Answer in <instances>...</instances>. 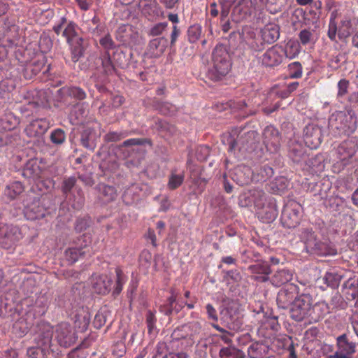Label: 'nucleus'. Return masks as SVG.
<instances>
[{"instance_id": "obj_1", "label": "nucleus", "mask_w": 358, "mask_h": 358, "mask_svg": "<svg viewBox=\"0 0 358 358\" xmlns=\"http://www.w3.org/2000/svg\"><path fill=\"white\" fill-rule=\"evenodd\" d=\"M230 57L226 46L218 44L212 53V67L207 71L206 77L214 82L222 80L229 73L231 63Z\"/></svg>"}, {"instance_id": "obj_2", "label": "nucleus", "mask_w": 358, "mask_h": 358, "mask_svg": "<svg viewBox=\"0 0 358 358\" xmlns=\"http://www.w3.org/2000/svg\"><path fill=\"white\" fill-rule=\"evenodd\" d=\"M313 298L310 294H303L295 298L289 310L290 317L296 322H301L307 317H310L315 322L319 321L321 316L315 314L319 306L313 305Z\"/></svg>"}, {"instance_id": "obj_3", "label": "nucleus", "mask_w": 358, "mask_h": 358, "mask_svg": "<svg viewBox=\"0 0 358 358\" xmlns=\"http://www.w3.org/2000/svg\"><path fill=\"white\" fill-rule=\"evenodd\" d=\"M357 117L352 110L336 111L329 118V127L336 135L353 133L357 129Z\"/></svg>"}, {"instance_id": "obj_4", "label": "nucleus", "mask_w": 358, "mask_h": 358, "mask_svg": "<svg viewBox=\"0 0 358 358\" xmlns=\"http://www.w3.org/2000/svg\"><path fill=\"white\" fill-rule=\"evenodd\" d=\"M76 24L71 21L62 31V36L66 38L71 50V60L76 63L85 55L88 43L76 31Z\"/></svg>"}, {"instance_id": "obj_5", "label": "nucleus", "mask_w": 358, "mask_h": 358, "mask_svg": "<svg viewBox=\"0 0 358 358\" xmlns=\"http://www.w3.org/2000/svg\"><path fill=\"white\" fill-rule=\"evenodd\" d=\"M299 236L305 245L308 252L320 256H327L331 254V248L328 245L317 238V234L311 228H301Z\"/></svg>"}, {"instance_id": "obj_6", "label": "nucleus", "mask_w": 358, "mask_h": 358, "mask_svg": "<svg viewBox=\"0 0 358 358\" xmlns=\"http://www.w3.org/2000/svg\"><path fill=\"white\" fill-rule=\"evenodd\" d=\"M91 241V236L87 233L74 239L73 245L65 251V257L68 262L73 264L83 259L87 255H90Z\"/></svg>"}, {"instance_id": "obj_7", "label": "nucleus", "mask_w": 358, "mask_h": 358, "mask_svg": "<svg viewBox=\"0 0 358 358\" xmlns=\"http://www.w3.org/2000/svg\"><path fill=\"white\" fill-rule=\"evenodd\" d=\"M301 206L294 201H288L282 211L281 222L284 227L294 228L300 222L301 218Z\"/></svg>"}, {"instance_id": "obj_8", "label": "nucleus", "mask_w": 358, "mask_h": 358, "mask_svg": "<svg viewBox=\"0 0 358 358\" xmlns=\"http://www.w3.org/2000/svg\"><path fill=\"white\" fill-rule=\"evenodd\" d=\"M76 132L80 145L88 150L94 151L100 137L96 128L90 124L81 125L77 128Z\"/></svg>"}, {"instance_id": "obj_9", "label": "nucleus", "mask_w": 358, "mask_h": 358, "mask_svg": "<svg viewBox=\"0 0 358 358\" xmlns=\"http://www.w3.org/2000/svg\"><path fill=\"white\" fill-rule=\"evenodd\" d=\"M94 68L99 69V65L101 66L100 71L103 78L102 82H108V77L114 74L118 75V71L116 69V65L113 62V57L108 51H105L100 56H96L94 58Z\"/></svg>"}, {"instance_id": "obj_10", "label": "nucleus", "mask_w": 358, "mask_h": 358, "mask_svg": "<svg viewBox=\"0 0 358 358\" xmlns=\"http://www.w3.org/2000/svg\"><path fill=\"white\" fill-rule=\"evenodd\" d=\"M263 3L264 0H242L241 3H237L234 7L231 18L233 22L238 23L250 16L252 12L253 6H255L258 3Z\"/></svg>"}, {"instance_id": "obj_11", "label": "nucleus", "mask_w": 358, "mask_h": 358, "mask_svg": "<svg viewBox=\"0 0 358 358\" xmlns=\"http://www.w3.org/2000/svg\"><path fill=\"white\" fill-rule=\"evenodd\" d=\"M248 271L252 273L251 278L259 282H266L270 280V274L273 269L269 262L257 260L248 266Z\"/></svg>"}, {"instance_id": "obj_12", "label": "nucleus", "mask_w": 358, "mask_h": 358, "mask_svg": "<svg viewBox=\"0 0 358 358\" xmlns=\"http://www.w3.org/2000/svg\"><path fill=\"white\" fill-rule=\"evenodd\" d=\"M148 144L150 146L152 145V141L150 138H130L124 141L120 147H131L129 150V156L136 160L138 163L144 158L145 150L142 148H133L134 146H143Z\"/></svg>"}, {"instance_id": "obj_13", "label": "nucleus", "mask_w": 358, "mask_h": 358, "mask_svg": "<svg viewBox=\"0 0 358 358\" xmlns=\"http://www.w3.org/2000/svg\"><path fill=\"white\" fill-rule=\"evenodd\" d=\"M56 338L61 347L68 348L76 343L77 336L70 324L61 323L56 329Z\"/></svg>"}, {"instance_id": "obj_14", "label": "nucleus", "mask_w": 358, "mask_h": 358, "mask_svg": "<svg viewBox=\"0 0 358 358\" xmlns=\"http://www.w3.org/2000/svg\"><path fill=\"white\" fill-rule=\"evenodd\" d=\"M257 133L255 131L250 130L243 134L239 133L236 138L230 136L228 138L229 151L234 152L236 149L248 150L252 148H246L249 144H252Z\"/></svg>"}, {"instance_id": "obj_15", "label": "nucleus", "mask_w": 358, "mask_h": 358, "mask_svg": "<svg viewBox=\"0 0 358 358\" xmlns=\"http://www.w3.org/2000/svg\"><path fill=\"white\" fill-rule=\"evenodd\" d=\"M25 217L29 220H36L45 218L50 215L48 208L45 206L44 199L42 201H34L31 203L27 204L24 209Z\"/></svg>"}, {"instance_id": "obj_16", "label": "nucleus", "mask_w": 358, "mask_h": 358, "mask_svg": "<svg viewBox=\"0 0 358 358\" xmlns=\"http://www.w3.org/2000/svg\"><path fill=\"white\" fill-rule=\"evenodd\" d=\"M322 129L315 124H308L303 129V140L310 149L317 148L322 143Z\"/></svg>"}, {"instance_id": "obj_17", "label": "nucleus", "mask_w": 358, "mask_h": 358, "mask_svg": "<svg viewBox=\"0 0 358 358\" xmlns=\"http://www.w3.org/2000/svg\"><path fill=\"white\" fill-rule=\"evenodd\" d=\"M358 150V138L357 137H350L343 141L337 148L338 158L343 164H346L348 159L352 158Z\"/></svg>"}, {"instance_id": "obj_18", "label": "nucleus", "mask_w": 358, "mask_h": 358, "mask_svg": "<svg viewBox=\"0 0 358 358\" xmlns=\"http://www.w3.org/2000/svg\"><path fill=\"white\" fill-rule=\"evenodd\" d=\"M296 293L297 286L294 284H289L281 288L276 298L278 306L282 309H286L292 306L294 300L296 298Z\"/></svg>"}, {"instance_id": "obj_19", "label": "nucleus", "mask_w": 358, "mask_h": 358, "mask_svg": "<svg viewBox=\"0 0 358 358\" xmlns=\"http://www.w3.org/2000/svg\"><path fill=\"white\" fill-rule=\"evenodd\" d=\"M263 143L268 151L276 152L280 145V134L273 126H267L263 132Z\"/></svg>"}, {"instance_id": "obj_20", "label": "nucleus", "mask_w": 358, "mask_h": 358, "mask_svg": "<svg viewBox=\"0 0 358 358\" xmlns=\"http://www.w3.org/2000/svg\"><path fill=\"white\" fill-rule=\"evenodd\" d=\"M138 34L132 27L128 24H122L116 31V39L123 45L133 46L138 42Z\"/></svg>"}, {"instance_id": "obj_21", "label": "nucleus", "mask_w": 358, "mask_h": 358, "mask_svg": "<svg viewBox=\"0 0 358 358\" xmlns=\"http://www.w3.org/2000/svg\"><path fill=\"white\" fill-rule=\"evenodd\" d=\"M3 237L0 241V245L6 250L11 249L21 238V233L18 227L6 224L2 231Z\"/></svg>"}, {"instance_id": "obj_22", "label": "nucleus", "mask_w": 358, "mask_h": 358, "mask_svg": "<svg viewBox=\"0 0 358 358\" xmlns=\"http://www.w3.org/2000/svg\"><path fill=\"white\" fill-rule=\"evenodd\" d=\"M288 156L294 163L302 164L306 162L308 155L306 148L296 140H289L287 144Z\"/></svg>"}, {"instance_id": "obj_23", "label": "nucleus", "mask_w": 358, "mask_h": 358, "mask_svg": "<svg viewBox=\"0 0 358 358\" xmlns=\"http://www.w3.org/2000/svg\"><path fill=\"white\" fill-rule=\"evenodd\" d=\"M231 179L238 185H249L253 180V171L246 165H238L231 173Z\"/></svg>"}, {"instance_id": "obj_24", "label": "nucleus", "mask_w": 358, "mask_h": 358, "mask_svg": "<svg viewBox=\"0 0 358 358\" xmlns=\"http://www.w3.org/2000/svg\"><path fill=\"white\" fill-rule=\"evenodd\" d=\"M168 45V40L165 37H157L150 41L145 55L150 57H159L165 51Z\"/></svg>"}, {"instance_id": "obj_25", "label": "nucleus", "mask_w": 358, "mask_h": 358, "mask_svg": "<svg viewBox=\"0 0 358 358\" xmlns=\"http://www.w3.org/2000/svg\"><path fill=\"white\" fill-rule=\"evenodd\" d=\"M133 54L129 50H122L117 49L113 54V59L116 66L121 69H127L129 65H133L135 67L134 64L131 62Z\"/></svg>"}, {"instance_id": "obj_26", "label": "nucleus", "mask_w": 358, "mask_h": 358, "mask_svg": "<svg viewBox=\"0 0 358 358\" xmlns=\"http://www.w3.org/2000/svg\"><path fill=\"white\" fill-rule=\"evenodd\" d=\"M53 336V331L50 326L43 325L36 334L34 341L37 346L50 349Z\"/></svg>"}, {"instance_id": "obj_27", "label": "nucleus", "mask_w": 358, "mask_h": 358, "mask_svg": "<svg viewBox=\"0 0 358 358\" xmlns=\"http://www.w3.org/2000/svg\"><path fill=\"white\" fill-rule=\"evenodd\" d=\"M261 39L267 44L275 42L280 36V27L274 23L266 24L260 31Z\"/></svg>"}, {"instance_id": "obj_28", "label": "nucleus", "mask_w": 358, "mask_h": 358, "mask_svg": "<svg viewBox=\"0 0 358 358\" xmlns=\"http://www.w3.org/2000/svg\"><path fill=\"white\" fill-rule=\"evenodd\" d=\"M42 169L37 159H30L24 164L22 175L27 179L36 180L40 178Z\"/></svg>"}, {"instance_id": "obj_29", "label": "nucleus", "mask_w": 358, "mask_h": 358, "mask_svg": "<svg viewBox=\"0 0 358 358\" xmlns=\"http://www.w3.org/2000/svg\"><path fill=\"white\" fill-rule=\"evenodd\" d=\"M113 280L106 275L96 277L92 282V288L98 294L106 295L111 290Z\"/></svg>"}, {"instance_id": "obj_30", "label": "nucleus", "mask_w": 358, "mask_h": 358, "mask_svg": "<svg viewBox=\"0 0 358 358\" xmlns=\"http://www.w3.org/2000/svg\"><path fill=\"white\" fill-rule=\"evenodd\" d=\"M220 315L221 320L229 329L237 331L241 328L243 322L239 313L221 311Z\"/></svg>"}, {"instance_id": "obj_31", "label": "nucleus", "mask_w": 358, "mask_h": 358, "mask_svg": "<svg viewBox=\"0 0 358 358\" xmlns=\"http://www.w3.org/2000/svg\"><path fill=\"white\" fill-rule=\"evenodd\" d=\"M153 127L164 137H171L178 132L177 127L174 124L160 119L155 121Z\"/></svg>"}, {"instance_id": "obj_32", "label": "nucleus", "mask_w": 358, "mask_h": 358, "mask_svg": "<svg viewBox=\"0 0 358 358\" xmlns=\"http://www.w3.org/2000/svg\"><path fill=\"white\" fill-rule=\"evenodd\" d=\"M45 66L44 58L37 59L26 64L23 69V76L25 79L31 80L38 75Z\"/></svg>"}, {"instance_id": "obj_33", "label": "nucleus", "mask_w": 358, "mask_h": 358, "mask_svg": "<svg viewBox=\"0 0 358 358\" xmlns=\"http://www.w3.org/2000/svg\"><path fill=\"white\" fill-rule=\"evenodd\" d=\"M343 271H330L326 273L323 278V280L327 287L331 289L338 288L341 282L345 280Z\"/></svg>"}, {"instance_id": "obj_34", "label": "nucleus", "mask_w": 358, "mask_h": 358, "mask_svg": "<svg viewBox=\"0 0 358 358\" xmlns=\"http://www.w3.org/2000/svg\"><path fill=\"white\" fill-rule=\"evenodd\" d=\"M261 210L259 214L264 222H271L275 220L278 211L275 201H269L264 205V207L259 208Z\"/></svg>"}, {"instance_id": "obj_35", "label": "nucleus", "mask_w": 358, "mask_h": 358, "mask_svg": "<svg viewBox=\"0 0 358 358\" xmlns=\"http://www.w3.org/2000/svg\"><path fill=\"white\" fill-rule=\"evenodd\" d=\"M99 193V199L103 203H109L114 201L117 196V191L113 186L108 185L104 183H100L96 186Z\"/></svg>"}, {"instance_id": "obj_36", "label": "nucleus", "mask_w": 358, "mask_h": 358, "mask_svg": "<svg viewBox=\"0 0 358 358\" xmlns=\"http://www.w3.org/2000/svg\"><path fill=\"white\" fill-rule=\"evenodd\" d=\"M292 272L288 269H278L269 281L275 287H280L292 279Z\"/></svg>"}, {"instance_id": "obj_37", "label": "nucleus", "mask_w": 358, "mask_h": 358, "mask_svg": "<svg viewBox=\"0 0 358 358\" xmlns=\"http://www.w3.org/2000/svg\"><path fill=\"white\" fill-rule=\"evenodd\" d=\"M91 315L87 309L83 308L75 315V327L80 332L85 331L90 323Z\"/></svg>"}, {"instance_id": "obj_38", "label": "nucleus", "mask_w": 358, "mask_h": 358, "mask_svg": "<svg viewBox=\"0 0 358 358\" xmlns=\"http://www.w3.org/2000/svg\"><path fill=\"white\" fill-rule=\"evenodd\" d=\"M23 192V185L19 181H15L6 187L3 194L8 201H13L17 199Z\"/></svg>"}, {"instance_id": "obj_39", "label": "nucleus", "mask_w": 358, "mask_h": 358, "mask_svg": "<svg viewBox=\"0 0 358 358\" xmlns=\"http://www.w3.org/2000/svg\"><path fill=\"white\" fill-rule=\"evenodd\" d=\"M342 289L343 291H345V294L348 295L347 299L348 300H353L358 298V279H345L342 285Z\"/></svg>"}, {"instance_id": "obj_40", "label": "nucleus", "mask_w": 358, "mask_h": 358, "mask_svg": "<svg viewBox=\"0 0 358 358\" xmlns=\"http://www.w3.org/2000/svg\"><path fill=\"white\" fill-rule=\"evenodd\" d=\"M87 115L85 109L82 105L77 104L71 110L69 115V120L73 125H84L83 121Z\"/></svg>"}, {"instance_id": "obj_41", "label": "nucleus", "mask_w": 358, "mask_h": 358, "mask_svg": "<svg viewBox=\"0 0 358 358\" xmlns=\"http://www.w3.org/2000/svg\"><path fill=\"white\" fill-rule=\"evenodd\" d=\"M289 181L285 177L275 178L269 185V191L272 194H281L287 189Z\"/></svg>"}, {"instance_id": "obj_42", "label": "nucleus", "mask_w": 358, "mask_h": 358, "mask_svg": "<svg viewBox=\"0 0 358 358\" xmlns=\"http://www.w3.org/2000/svg\"><path fill=\"white\" fill-rule=\"evenodd\" d=\"M18 124V120L12 113H6L0 117V129L10 132Z\"/></svg>"}, {"instance_id": "obj_43", "label": "nucleus", "mask_w": 358, "mask_h": 358, "mask_svg": "<svg viewBox=\"0 0 358 358\" xmlns=\"http://www.w3.org/2000/svg\"><path fill=\"white\" fill-rule=\"evenodd\" d=\"M262 62L266 66H275L281 63V57L277 51L270 48L263 55Z\"/></svg>"}, {"instance_id": "obj_44", "label": "nucleus", "mask_w": 358, "mask_h": 358, "mask_svg": "<svg viewBox=\"0 0 358 358\" xmlns=\"http://www.w3.org/2000/svg\"><path fill=\"white\" fill-rule=\"evenodd\" d=\"M273 169L268 166H261L259 168L256 169V171L253 172V180L256 182H265L269 179L273 175Z\"/></svg>"}, {"instance_id": "obj_45", "label": "nucleus", "mask_w": 358, "mask_h": 358, "mask_svg": "<svg viewBox=\"0 0 358 358\" xmlns=\"http://www.w3.org/2000/svg\"><path fill=\"white\" fill-rule=\"evenodd\" d=\"M93 224L94 222L89 215L79 217L74 222V229L77 233L86 232L92 227Z\"/></svg>"}, {"instance_id": "obj_46", "label": "nucleus", "mask_w": 358, "mask_h": 358, "mask_svg": "<svg viewBox=\"0 0 358 358\" xmlns=\"http://www.w3.org/2000/svg\"><path fill=\"white\" fill-rule=\"evenodd\" d=\"M152 106L155 110L164 115H171L177 111V108L172 103L169 102H162L157 99L153 101Z\"/></svg>"}, {"instance_id": "obj_47", "label": "nucleus", "mask_w": 358, "mask_h": 358, "mask_svg": "<svg viewBox=\"0 0 358 358\" xmlns=\"http://www.w3.org/2000/svg\"><path fill=\"white\" fill-rule=\"evenodd\" d=\"M250 358H263L266 354V347L262 343H253L248 349Z\"/></svg>"}, {"instance_id": "obj_48", "label": "nucleus", "mask_w": 358, "mask_h": 358, "mask_svg": "<svg viewBox=\"0 0 358 358\" xmlns=\"http://www.w3.org/2000/svg\"><path fill=\"white\" fill-rule=\"evenodd\" d=\"M29 324L27 320L20 317L15 322L13 325V332L18 337H22L27 334L29 330Z\"/></svg>"}, {"instance_id": "obj_49", "label": "nucleus", "mask_w": 358, "mask_h": 358, "mask_svg": "<svg viewBox=\"0 0 358 358\" xmlns=\"http://www.w3.org/2000/svg\"><path fill=\"white\" fill-rule=\"evenodd\" d=\"M130 131L127 130L109 131L103 137L106 143L118 142L130 135Z\"/></svg>"}, {"instance_id": "obj_50", "label": "nucleus", "mask_w": 358, "mask_h": 358, "mask_svg": "<svg viewBox=\"0 0 358 358\" xmlns=\"http://www.w3.org/2000/svg\"><path fill=\"white\" fill-rule=\"evenodd\" d=\"M27 355L29 358H52L49 349L37 345L28 348Z\"/></svg>"}, {"instance_id": "obj_51", "label": "nucleus", "mask_w": 358, "mask_h": 358, "mask_svg": "<svg viewBox=\"0 0 358 358\" xmlns=\"http://www.w3.org/2000/svg\"><path fill=\"white\" fill-rule=\"evenodd\" d=\"M111 313L106 308L100 309L94 316L93 321L94 327L99 329L103 327L108 322Z\"/></svg>"}, {"instance_id": "obj_52", "label": "nucleus", "mask_w": 358, "mask_h": 358, "mask_svg": "<svg viewBox=\"0 0 358 358\" xmlns=\"http://www.w3.org/2000/svg\"><path fill=\"white\" fill-rule=\"evenodd\" d=\"M337 344L339 349L346 354H352L355 351V344L348 341L346 334H343L338 337Z\"/></svg>"}, {"instance_id": "obj_53", "label": "nucleus", "mask_w": 358, "mask_h": 358, "mask_svg": "<svg viewBox=\"0 0 358 358\" xmlns=\"http://www.w3.org/2000/svg\"><path fill=\"white\" fill-rule=\"evenodd\" d=\"M253 189V204L257 208H262L264 207V205L266 203V194L260 189L252 188Z\"/></svg>"}, {"instance_id": "obj_54", "label": "nucleus", "mask_w": 358, "mask_h": 358, "mask_svg": "<svg viewBox=\"0 0 358 358\" xmlns=\"http://www.w3.org/2000/svg\"><path fill=\"white\" fill-rule=\"evenodd\" d=\"M289 0H266V6L272 13L282 11L287 5Z\"/></svg>"}, {"instance_id": "obj_55", "label": "nucleus", "mask_w": 358, "mask_h": 358, "mask_svg": "<svg viewBox=\"0 0 358 358\" xmlns=\"http://www.w3.org/2000/svg\"><path fill=\"white\" fill-rule=\"evenodd\" d=\"M64 93L76 100L82 101L86 98L85 92L78 87H71L66 89H64Z\"/></svg>"}, {"instance_id": "obj_56", "label": "nucleus", "mask_w": 358, "mask_h": 358, "mask_svg": "<svg viewBox=\"0 0 358 358\" xmlns=\"http://www.w3.org/2000/svg\"><path fill=\"white\" fill-rule=\"evenodd\" d=\"M253 189L242 192L238 196V205L241 207H248L253 204Z\"/></svg>"}, {"instance_id": "obj_57", "label": "nucleus", "mask_w": 358, "mask_h": 358, "mask_svg": "<svg viewBox=\"0 0 358 358\" xmlns=\"http://www.w3.org/2000/svg\"><path fill=\"white\" fill-rule=\"evenodd\" d=\"M116 273V282L114 289L113 291V296L115 297L120 294L122 290L123 284L125 282V276L124 275L122 271L117 268L115 269Z\"/></svg>"}, {"instance_id": "obj_58", "label": "nucleus", "mask_w": 358, "mask_h": 358, "mask_svg": "<svg viewBox=\"0 0 358 358\" xmlns=\"http://www.w3.org/2000/svg\"><path fill=\"white\" fill-rule=\"evenodd\" d=\"M201 34V27L199 24H193L187 29L188 41L193 43L198 41Z\"/></svg>"}, {"instance_id": "obj_59", "label": "nucleus", "mask_w": 358, "mask_h": 358, "mask_svg": "<svg viewBox=\"0 0 358 358\" xmlns=\"http://www.w3.org/2000/svg\"><path fill=\"white\" fill-rule=\"evenodd\" d=\"M51 142L55 145H62L66 140V134L63 129H54L50 136Z\"/></svg>"}, {"instance_id": "obj_60", "label": "nucleus", "mask_w": 358, "mask_h": 358, "mask_svg": "<svg viewBox=\"0 0 358 358\" xmlns=\"http://www.w3.org/2000/svg\"><path fill=\"white\" fill-rule=\"evenodd\" d=\"M185 176L184 173L176 174L171 173L169 176L168 187L170 189H176L180 187L184 181Z\"/></svg>"}, {"instance_id": "obj_61", "label": "nucleus", "mask_w": 358, "mask_h": 358, "mask_svg": "<svg viewBox=\"0 0 358 358\" xmlns=\"http://www.w3.org/2000/svg\"><path fill=\"white\" fill-rule=\"evenodd\" d=\"M157 317L155 316V312L148 310L145 314V322L149 334H152L154 330L157 329Z\"/></svg>"}, {"instance_id": "obj_62", "label": "nucleus", "mask_w": 358, "mask_h": 358, "mask_svg": "<svg viewBox=\"0 0 358 358\" xmlns=\"http://www.w3.org/2000/svg\"><path fill=\"white\" fill-rule=\"evenodd\" d=\"M327 206L331 211L341 213L344 206V201L341 197H331L328 200Z\"/></svg>"}, {"instance_id": "obj_63", "label": "nucleus", "mask_w": 358, "mask_h": 358, "mask_svg": "<svg viewBox=\"0 0 358 358\" xmlns=\"http://www.w3.org/2000/svg\"><path fill=\"white\" fill-rule=\"evenodd\" d=\"M351 27L352 23L350 20H342L338 30V37L341 39L348 37L350 34Z\"/></svg>"}, {"instance_id": "obj_64", "label": "nucleus", "mask_w": 358, "mask_h": 358, "mask_svg": "<svg viewBox=\"0 0 358 358\" xmlns=\"http://www.w3.org/2000/svg\"><path fill=\"white\" fill-rule=\"evenodd\" d=\"M88 356V351L81 345L76 347L68 354V358H87Z\"/></svg>"}]
</instances>
